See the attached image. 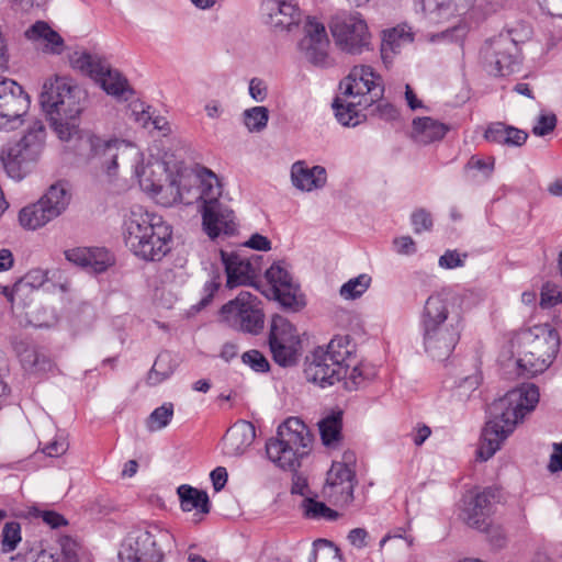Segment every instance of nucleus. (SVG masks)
I'll use <instances>...</instances> for the list:
<instances>
[{
    "label": "nucleus",
    "mask_w": 562,
    "mask_h": 562,
    "mask_svg": "<svg viewBox=\"0 0 562 562\" xmlns=\"http://www.w3.org/2000/svg\"><path fill=\"white\" fill-rule=\"evenodd\" d=\"M86 143L90 148L91 162L109 177H116L120 169L130 171L137 178L142 190L150 195L160 191L161 183L168 180L166 164L154 157L145 161L143 153L131 142L88 135Z\"/></svg>",
    "instance_id": "obj_1"
},
{
    "label": "nucleus",
    "mask_w": 562,
    "mask_h": 562,
    "mask_svg": "<svg viewBox=\"0 0 562 562\" xmlns=\"http://www.w3.org/2000/svg\"><path fill=\"white\" fill-rule=\"evenodd\" d=\"M340 93L333 102V109L337 121L348 127H355L362 123L366 111L374 104L381 112V116L393 119L395 109L389 103H381L384 97V82L369 65L352 67L347 77L339 83Z\"/></svg>",
    "instance_id": "obj_2"
},
{
    "label": "nucleus",
    "mask_w": 562,
    "mask_h": 562,
    "mask_svg": "<svg viewBox=\"0 0 562 562\" xmlns=\"http://www.w3.org/2000/svg\"><path fill=\"white\" fill-rule=\"evenodd\" d=\"M539 396L538 387L527 383L508 391L505 396L491 405V417L482 431L480 447L476 451L481 461H487L499 450L517 424L535 409Z\"/></svg>",
    "instance_id": "obj_3"
},
{
    "label": "nucleus",
    "mask_w": 562,
    "mask_h": 562,
    "mask_svg": "<svg viewBox=\"0 0 562 562\" xmlns=\"http://www.w3.org/2000/svg\"><path fill=\"white\" fill-rule=\"evenodd\" d=\"M463 318L443 294L430 295L420 313V331L425 351L436 360H446L454 350Z\"/></svg>",
    "instance_id": "obj_4"
},
{
    "label": "nucleus",
    "mask_w": 562,
    "mask_h": 562,
    "mask_svg": "<svg viewBox=\"0 0 562 562\" xmlns=\"http://www.w3.org/2000/svg\"><path fill=\"white\" fill-rule=\"evenodd\" d=\"M123 235L126 247L144 260L158 261L170 250L172 229L160 215L133 209L124 220Z\"/></svg>",
    "instance_id": "obj_5"
},
{
    "label": "nucleus",
    "mask_w": 562,
    "mask_h": 562,
    "mask_svg": "<svg viewBox=\"0 0 562 562\" xmlns=\"http://www.w3.org/2000/svg\"><path fill=\"white\" fill-rule=\"evenodd\" d=\"M509 346L521 372L533 376L553 363L560 348V335L550 324H538L514 333Z\"/></svg>",
    "instance_id": "obj_6"
},
{
    "label": "nucleus",
    "mask_w": 562,
    "mask_h": 562,
    "mask_svg": "<svg viewBox=\"0 0 562 562\" xmlns=\"http://www.w3.org/2000/svg\"><path fill=\"white\" fill-rule=\"evenodd\" d=\"M355 351L356 346L348 336H336L326 347L315 348L305 360L306 380L322 387L341 381L353 362Z\"/></svg>",
    "instance_id": "obj_7"
},
{
    "label": "nucleus",
    "mask_w": 562,
    "mask_h": 562,
    "mask_svg": "<svg viewBox=\"0 0 562 562\" xmlns=\"http://www.w3.org/2000/svg\"><path fill=\"white\" fill-rule=\"evenodd\" d=\"M47 131L42 120L32 121L22 136L2 146L0 160L7 175L23 180L37 166L46 146Z\"/></svg>",
    "instance_id": "obj_8"
},
{
    "label": "nucleus",
    "mask_w": 562,
    "mask_h": 562,
    "mask_svg": "<svg viewBox=\"0 0 562 562\" xmlns=\"http://www.w3.org/2000/svg\"><path fill=\"white\" fill-rule=\"evenodd\" d=\"M313 435L297 417L288 418L279 426L277 436L266 443L269 460L278 468L296 472L302 460L312 451Z\"/></svg>",
    "instance_id": "obj_9"
},
{
    "label": "nucleus",
    "mask_w": 562,
    "mask_h": 562,
    "mask_svg": "<svg viewBox=\"0 0 562 562\" xmlns=\"http://www.w3.org/2000/svg\"><path fill=\"white\" fill-rule=\"evenodd\" d=\"M176 547L175 536L159 524L132 529L124 538L119 557L122 562H162L166 552Z\"/></svg>",
    "instance_id": "obj_10"
},
{
    "label": "nucleus",
    "mask_w": 562,
    "mask_h": 562,
    "mask_svg": "<svg viewBox=\"0 0 562 562\" xmlns=\"http://www.w3.org/2000/svg\"><path fill=\"white\" fill-rule=\"evenodd\" d=\"M83 94L71 79L55 76L43 83L40 103L47 116L76 119L82 111Z\"/></svg>",
    "instance_id": "obj_11"
},
{
    "label": "nucleus",
    "mask_w": 562,
    "mask_h": 562,
    "mask_svg": "<svg viewBox=\"0 0 562 562\" xmlns=\"http://www.w3.org/2000/svg\"><path fill=\"white\" fill-rule=\"evenodd\" d=\"M260 300L248 291H241L224 304L218 314L221 323L249 334H258L265 324Z\"/></svg>",
    "instance_id": "obj_12"
},
{
    "label": "nucleus",
    "mask_w": 562,
    "mask_h": 562,
    "mask_svg": "<svg viewBox=\"0 0 562 562\" xmlns=\"http://www.w3.org/2000/svg\"><path fill=\"white\" fill-rule=\"evenodd\" d=\"M485 70L493 76H508L519 70L520 48L508 35H496L485 41L480 50Z\"/></svg>",
    "instance_id": "obj_13"
},
{
    "label": "nucleus",
    "mask_w": 562,
    "mask_h": 562,
    "mask_svg": "<svg viewBox=\"0 0 562 562\" xmlns=\"http://www.w3.org/2000/svg\"><path fill=\"white\" fill-rule=\"evenodd\" d=\"M494 501L495 493L491 488L475 494H467L463 499L461 517L469 527L487 533L491 541L501 547L504 543L503 532L498 526L492 525L490 519Z\"/></svg>",
    "instance_id": "obj_14"
},
{
    "label": "nucleus",
    "mask_w": 562,
    "mask_h": 562,
    "mask_svg": "<svg viewBox=\"0 0 562 562\" xmlns=\"http://www.w3.org/2000/svg\"><path fill=\"white\" fill-rule=\"evenodd\" d=\"M330 31L336 44L345 52L360 54L370 48L371 33L358 12H342L333 16Z\"/></svg>",
    "instance_id": "obj_15"
},
{
    "label": "nucleus",
    "mask_w": 562,
    "mask_h": 562,
    "mask_svg": "<svg viewBox=\"0 0 562 562\" xmlns=\"http://www.w3.org/2000/svg\"><path fill=\"white\" fill-rule=\"evenodd\" d=\"M71 65L99 82L108 94L126 99V94L132 92L127 80L117 70L111 69L105 60L95 55L76 53L71 57Z\"/></svg>",
    "instance_id": "obj_16"
},
{
    "label": "nucleus",
    "mask_w": 562,
    "mask_h": 562,
    "mask_svg": "<svg viewBox=\"0 0 562 562\" xmlns=\"http://www.w3.org/2000/svg\"><path fill=\"white\" fill-rule=\"evenodd\" d=\"M30 97L14 80L0 77V131H15L24 124Z\"/></svg>",
    "instance_id": "obj_17"
},
{
    "label": "nucleus",
    "mask_w": 562,
    "mask_h": 562,
    "mask_svg": "<svg viewBox=\"0 0 562 562\" xmlns=\"http://www.w3.org/2000/svg\"><path fill=\"white\" fill-rule=\"evenodd\" d=\"M266 279L270 284V292L282 306L299 308L303 305L300 286L293 280L284 261L274 262L267 271Z\"/></svg>",
    "instance_id": "obj_18"
},
{
    "label": "nucleus",
    "mask_w": 562,
    "mask_h": 562,
    "mask_svg": "<svg viewBox=\"0 0 562 562\" xmlns=\"http://www.w3.org/2000/svg\"><path fill=\"white\" fill-rule=\"evenodd\" d=\"M329 40L323 23L308 18L304 25V36L299 42L303 57L314 66L325 67L329 64Z\"/></svg>",
    "instance_id": "obj_19"
},
{
    "label": "nucleus",
    "mask_w": 562,
    "mask_h": 562,
    "mask_svg": "<svg viewBox=\"0 0 562 562\" xmlns=\"http://www.w3.org/2000/svg\"><path fill=\"white\" fill-rule=\"evenodd\" d=\"M261 12L266 24L276 32H290L302 20V12L292 0H265Z\"/></svg>",
    "instance_id": "obj_20"
},
{
    "label": "nucleus",
    "mask_w": 562,
    "mask_h": 562,
    "mask_svg": "<svg viewBox=\"0 0 562 562\" xmlns=\"http://www.w3.org/2000/svg\"><path fill=\"white\" fill-rule=\"evenodd\" d=\"M356 472L339 464H331L327 472L324 495L335 505L345 506L352 502Z\"/></svg>",
    "instance_id": "obj_21"
},
{
    "label": "nucleus",
    "mask_w": 562,
    "mask_h": 562,
    "mask_svg": "<svg viewBox=\"0 0 562 562\" xmlns=\"http://www.w3.org/2000/svg\"><path fill=\"white\" fill-rule=\"evenodd\" d=\"M221 259L226 272V286L234 289L241 285L252 284L259 272L257 260L246 258L237 251L221 250Z\"/></svg>",
    "instance_id": "obj_22"
},
{
    "label": "nucleus",
    "mask_w": 562,
    "mask_h": 562,
    "mask_svg": "<svg viewBox=\"0 0 562 562\" xmlns=\"http://www.w3.org/2000/svg\"><path fill=\"white\" fill-rule=\"evenodd\" d=\"M476 0H420V9L424 18L432 24L462 15L474 9ZM474 11H472L473 13Z\"/></svg>",
    "instance_id": "obj_23"
},
{
    "label": "nucleus",
    "mask_w": 562,
    "mask_h": 562,
    "mask_svg": "<svg viewBox=\"0 0 562 562\" xmlns=\"http://www.w3.org/2000/svg\"><path fill=\"white\" fill-rule=\"evenodd\" d=\"M234 218V212L223 202L202 207L203 228L212 239L221 234H233L235 231Z\"/></svg>",
    "instance_id": "obj_24"
},
{
    "label": "nucleus",
    "mask_w": 562,
    "mask_h": 562,
    "mask_svg": "<svg viewBox=\"0 0 562 562\" xmlns=\"http://www.w3.org/2000/svg\"><path fill=\"white\" fill-rule=\"evenodd\" d=\"M193 173L194 183L198 184L195 188H191V199H193V203L201 201L202 207L221 203L222 188L216 175L212 170L201 166H196L193 169Z\"/></svg>",
    "instance_id": "obj_25"
},
{
    "label": "nucleus",
    "mask_w": 562,
    "mask_h": 562,
    "mask_svg": "<svg viewBox=\"0 0 562 562\" xmlns=\"http://www.w3.org/2000/svg\"><path fill=\"white\" fill-rule=\"evenodd\" d=\"M68 261L91 270L103 272L112 263L111 255L103 248L78 247L65 251Z\"/></svg>",
    "instance_id": "obj_26"
},
{
    "label": "nucleus",
    "mask_w": 562,
    "mask_h": 562,
    "mask_svg": "<svg viewBox=\"0 0 562 562\" xmlns=\"http://www.w3.org/2000/svg\"><path fill=\"white\" fill-rule=\"evenodd\" d=\"M255 437L254 425L239 420L226 431L223 438L224 452L231 457L240 456L254 442Z\"/></svg>",
    "instance_id": "obj_27"
},
{
    "label": "nucleus",
    "mask_w": 562,
    "mask_h": 562,
    "mask_svg": "<svg viewBox=\"0 0 562 562\" xmlns=\"http://www.w3.org/2000/svg\"><path fill=\"white\" fill-rule=\"evenodd\" d=\"M326 170L322 166L310 168L304 161H296L291 167L292 184L305 192L321 189L326 184Z\"/></svg>",
    "instance_id": "obj_28"
},
{
    "label": "nucleus",
    "mask_w": 562,
    "mask_h": 562,
    "mask_svg": "<svg viewBox=\"0 0 562 562\" xmlns=\"http://www.w3.org/2000/svg\"><path fill=\"white\" fill-rule=\"evenodd\" d=\"M186 180L187 178L183 176H180L179 180L168 177V180L161 183V190L154 192L151 198L164 206H171L177 203L192 204L191 188H187Z\"/></svg>",
    "instance_id": "obj_29"
},
{
    "label": "nucleus",
    "mask_w": 562,
    "mask_h": 562,
    "mask_svg": "<svg viewBox=\"0 0 562 562\" xmlns=\"http://www.w3.org/2000/svg\"><path fill=\"white\" fill-rule=\"evenodd\" d=\"M25 37L34 42L45 53L59 55L65 43L61 36L44 21H37L25 31Z\"/></svg>",
    "instance_id": "obj_30"
},
{
    "label": "nucleus",
    "mask_w": 562,
    "mask_h": 562,
    "mask_svg": "<svg viewBox=\"0 0 562 562\" xmlns=\"http://www.w3.org/2000/svg\"><path fill=\"white\" fill-rule=\"evenodd\" d=\"M59 553L41 551L34 562H90L81 550L80 544L69 536H61L58 540Z\"/></svg>",
    "instance_id": "obj_31"
},
{
    "label": "nucleus",
    "mask_w": 562,
    "mask_h": 562,
    "mask_svg": "<svg viewBox=\"0 0 562 562\" xmlns=\"http://www.w3.org/2000/svg\"><path fill=\"white\" fill-rule=\"evenodd\" d=\"M448 131V125L428 116L416 117L412 124V137L422 145L441 140Z\"/></svg>",
    "instance_id": "obj_32"
},
{
    "label": "nucleus",
    "mask_w": 562,
    "mask_h": 562,
    "mask_svg": "<svg viewBox=\"0 0 562 562\" xmlns=\"http://www.w3.org/2000/svg\"><path fill=\"white\" fill-rule=\"evenodd\" d=\"M414 41L412 27L407 24H398L383 31L381 55L384 60L396 54L400 49Z\"/></svg>",
    "instance_id": "obj_33"
},
{
    "label": "nucleus",
    "mask_w": 562,
    "mask_h": 562,
    "mask_svg": "<svg viewBox=\"0 0 562 562\" xmlns=\"http://www.w3.org/2000/svg\"><path fill=\"white\" fill-rule=\"evenodd\" d=\"M178 495L182 510L191 512L196 509L195 516H199L195 519L196 522L202 519L203 515L210 512V499L206 492L184 484L178 487Z\"/></svg>",
    "instance_id": "obj_34"
},
{
    "label": "nucleus",
    "mask_w": 562,
    "mask_h": 562,
    "mask_svg": "<svg viewBox=\"0 0 562 562\" xmlns=\"http://www.w3.org/2000/svg\"><path fill=\"white\" fill-rule=\"evenodd\" d=\"M70 194L63 183H55L38 200L53 218L58 217L68 206Z\"/></svg>",
    "instance_id": "obj_35"
},
{
    "label": "nucleus",
    "mask_w": 562,
    "mask_h": 562,
    "mask_svg": "<svg viewBox=\"0 0 562 562\" xmlns=\"http://www.w3.org/2000/svg\"><path fill=\"white\" fill-rule=\"evenodd\" d=\"M301 344L296 328L283 316L274 315L271 321L269 346Z\"/></svg>",
    "instance_id": "obj_36"
},
{
    "label": "nucleus",
    "mask_w": 562,
    "mask_h": 562,
    "mask_svg": "<svg viewBox=\"0 0 562 562\" xmlns=\"http://www.w3.org/2000/svg\"><path fill=\"white\" fill-rule=\"evenodd\" d=\"M49 271L43 269H32L22 279H20L12 289L4 288V295L13 303L16 296H21L26 289H38L48 280Z\"/></svg>",
    "instance_id": "obj_37"
},
{
    "label": "nucleus",
    "mask_w": 562,
    "mask_h": 562,
    "mask_svg": "<svg viewBox=\"0 0 562 562\" xmlns=\"http://www.w3.org/2000/svg\"><path fill=\"white\" fill-rule=\"evenodd\" d=\"M177 364V359L170 352L159 353L147 375V383L157 385L169 379L173 374Z\"/></svg>",
    "instance_id": "obj_38"
},
{
    "label": "nucleus",
    "mask_w": 562,
    "mask_h": 562,
    "mask_svg": "<svg viewBox=\"0 0 562 562\" xmlns=\"http://www.w3.org/2000/svg\"><path fill=\"white\" fill-rule=\"evenodd\" d=\"M37 201L29 206L23 207L19 213V222L26 229H37L50 222L53 216Z\"/></svg>",
    "instance_id": "obj_39"
},
{
    "label": "nucleus",
    "mask_w": 562,
    "mask_h": 562,
    "mask_svg": "<svg viewBox=\"0 0 562 562\" xmlns=\"http://www.w3.org/2000/svg\"><path fill=\"white\" fill-rule=\"evenodd\" d=\"M482 382V374L477 360H474L469 371H463L457 379L454 393L460 400H467Z\"/></svg>",
    "instance_id": "obj_40"
},
{
    "label": "nucleus",
    "mask_w": 562,
    "mask_h": 562,
    "mask_svg": "<svg viewBox=\"0 0 562 562\" xmlns=\"http://www.w3.org/2000/svg\"><path fill=\"white\" fill-rule=\"evenodd\" d=\"M16 352L23 368L30 372L45 371L50 367L46 357L37 351L35 347L20 344L16 346Z\"/></svg>",
    "instance_id": "obj_41"
},
{
    "label": "nucleus",
    "mask_w": 562,
    "mask_h": 562,
    "mask_svg": "<svg viewBox=\"0 0 562 562\" xmlns=\"http://www.w3.org/2000/svg\"><path fill=\"white\" fill-rule=\"evenodd\" d=\"M321 439L324 446L335 448L341 439V414L329 415L318 422Z\"/></svg>",
    "instance_id": "obj_42"
},
{
    "label": "nucleus",
    "mask_w": 562,
    "mask_h": 562,
    "mask_svg": "<svg viewBox=\"0 0 562 562\" xmlns=\"http://www.w3.org/2000/svg\"><path fill=\"white\" fill-rule=\"evenodd\" d=\"M308 562H341L339 550L330 541L318 539L313 543Z\"/></svg>",
    "instance_id": "obj_43"
},
{
    "label": "nucleus",
    "mask_w": 562,
    "mask_h": 562,
    "mask_svg": "<svg viewBox=\"0 0 562 562\" xmlns=\"http://www.w3.org/2000/svg\"><path fill=\"white\" fill-rule=\"evenodd\" d=\"M269 110L266 106H252L243 112V122L250 133H259L267 127Z\"/></svg>",
    "instance_id": "obj_44"
},
{
    "label": "nucleus",
    "mask_w": 562,
    "mask_h": 562,
    "mask_svg": "<svg viewBox=\"0 0 562 562\" xmlns=\"http://www.w3.org/2000/svg\"><path fill=\"white\" fill-rule=\"evenodd\" d=\"M273 360L282 367L294 366L301 355V344H282L270 346Z\"/></svg>",
    "instance_id": "obj_45"
},
{
    "label": "nucleus",
    "mask_w": 562,
    "mask_h": 562,
    "mask_svg": "<svg viewBox=\"0 0 562 562\" xmlns=\"http://www.w3.org/2000/svg\"><path fill=\"white\" fill-rule=\"evenodd\" d=\"M370 284L371 277L362 273L345 282L340 286L339 294L345 300H356L369 289Z\"/></svg>",
    "instance_id": "obj_46"
},
{
    "label": "nucleus",
    "mask_w": 562,
    "mask_h": 562,
    "mask_svg": "<svg viewBox=\"0 0 562 562\" xmlns=\"http://www.w3.org/2000/svg\"><path fill=\"white\" fill-rule=\"evenodd\" d=\"M301 506L304 510V515L311 519H325L331 521L338 517V514L326 506L325 503L317 502L311 497H305Z\"/></svg>",
    "instance_id": "obj_47"
},
{
    "label": "nucleus",
    "mask_w": 562,
    "mask_h": 562,
    "mask_svg": "<svg viewBox=\"0 0 562 562\" xmlns=\"http://www.w3.org/2000/svg\"><path fill=\"white\" fill-rule=\"evenodd\" d=\"M173 417V405L165 403L155 408L146 420V427L149 431H158L167 427Z\"/></svg>",
    "instance_id": "obj_48"
},
{
    "label": "nucleus",
    "mask_w": 562,
    "mask_h": 562,
    "mask_svg": "<svg viewBox=\"0 0 562 562\" xmlns=\"http://www.w3.org/2000/svg\"><path fill=\"white\" fill-rule=\"evenodd\" d=\"M369 378V370L363 366L359 364L353 353V362L348 369L346 374H342L345 381V387L349 391L359 389L366 380Z\"/></svg>",
    "instance_id": "obj_49"
},
{
    "label": "nucleus",
    "mask_w": 562,
    "mask_h": 562,
    "mask_svg": "<svg viewBox=\"0 0 562 562\" xmlns=\"http://www.w3.org/2000/svg\"><path fill=\"white\" fill-rule=\"evenodd\" d=\"M50 126L56 133L57 137L63 142L70 140L78 133L77 125L75 124L76 119L64 117L63 115L47 116Z\"/></svg>",
    "instance_id": "obj_50"
},
{
    "label": "nucleus",
    "mask_w": 562,
    "mask_h": 562,
    "mask_svg": "<svg viewBox=\"0 0 562 562\" xmlns=\"http://www.w3.org/2000/svg\"><path fill=\"white\" fill-rule=\"evenodd\" d=\"M21 526L16 521H9L2 529V551L4 553L12 552L21 542Z\"/></svg>",
    "instance_id": "obj_51"
},
{
    "label": "nucleus",
    "mask_w": 562,
    "mask_h": 562,
    "mask_svg": "<svg viewBox=\"0 0 562 562\" xmlns=\"http://www.w3.org/2000/svg\"><path fill=\"white\" fill-rule=\"evenodd\" d=\"M560 303H562V288L555 283L546 282L540 292L541 308H550Z\"/></svg>",
    "instance_id": "obj_52"
},
{
    "label": "nucleus",
    "mask_w": 562,
    "mask_h": 562,
    "mask_svg": "<svg viewBox=\"0 0 562 562\" xmlns=\"http://www.w3.org/2000/svg\"><path fill=\"white\" fill-rule=\"evenodd\" d=\"M220 286H221V277L218 273H215L211 278V280H209L204 283V286L202 290V297L199 301V303L196 305H194L193 307L196 311H200V310L204 308L205 306H207L211 303V301L213 300L214 294L218 291Z\"/></svg>",
    "instance_id": "obj_53"
},
{
    "label": "nucleus",
    "mask_w": 562,
    "mask_h": 562,
    "mask_svg": "<svg viewBox=\"0 0 562 562\" xmlns=\"http://www.w3.org/2000/svg\"><path fill=\"white\" fill-rule=\"evenodd\" d=\"M241 359L245 364L257 372H267L270 368L267 358L258 350L246 351Z\"/></svg>",
    "instance_id": "obj_54"
},
{
    "label": "nucleus",
    "mask_w": 562,
    "mask_h": 562,
    "mask_svg": "<svg viewBox=\"0 0 562 562\" xmlns=\"http://www.w3.org/2000/svg\"><path fill=\"white\" fill-rule=\"evenodd\" d=\"M467 254H460L458 250H447L438 260V265L443 269H454L464 266Z\"/></svg>",
    "instance_id": "obj_55"
},
{
    "label": "nucleus",
    "mask_w": 562,
    "mask_h": 562,
    "mask_svg": "<svg viewBox=\"0 0 562 562\" xmlns=\"http://www.w3.org/2000/svg\"><path fill=\"white\" fill-rule=\"evenodd\" d=\"M412 225L416 234L428 232L432 227V218L429 212L419 209L412 214Z\"/></svg>",
    "instance_id": "obj_56"
},
{
    "label": "nucleus",
    "mask_w": 562,
    "mask_h": 562,
    "mask_svg": "<svg viewBox=\"0 0 562 562\" xmlns=\"http://www.w3.org/2000/svg\"><path fill=\"white\" fill-rule=\"evenodd\" d=\"M532 34V30L530 25L526 23H519L516 26L508 29L505 32L499 33V35H508L514 44H516L518 47L520 44L525 43L530 38Z\"/></svg>",
    "instance_id": "obj_57"
},
{
    "label": "nucleus",
    "mask_w": 562,
    "mask_h": 562,
    "mask_svg": "<svg viewBox=\"0 0 562 562\" xmlns=\"http://www.w3.org/2000/svg\"><path fill=\"white\" fill-rule=\"evenodd\" d=\"M508 125L502 122L492 123L485 131L484 137L486 140L504 145Z\"/></svg>",
    "instance_id": "obj_58"
},
{
    "label": "nucleus",
    "mask_w": 562,
    "mask_h": 562,
    "mask_svg": "<svg viewBox=\"0 0 562 562\" xmlns=\"http://www.w3.org/2000/svg\"><path fill=\"white\" fill-rule=\"evenodd\" d=\"M149 108H145L144 103L133 102L131 104V117L142 127H147L151 123L153 117Z\"/></svg>",
    "instance_id": "obj_59"
},
{
    "label": "nucleus",
    "mask_w": 562,
    "mask_h": 562,
    "mask_svg": "<svg viewBox=\"0 0 562 562\" xmlns=\"http://www.w3.org/2000/svg\"><path fill=\"white\" fill-rule=\"evenodd\" d=\"M557 125V117L554 114H541L532 128L533 134L544 136L552 132Z\"/></svg>",
    "instance_id": "obj_60"
},
{
    "label": "nucleus",
    "mask_w": 562,
    "mask_h": 562,
    "mask_svg": "<svg viewBox=\"0 0 562 562\" xmlns=\"http://www.w3.org/2000/svg\"><path fill=\"white\" fill-rule=\"evenodd\" d=\"M248 91L251 99L257 103L263 102L268 97L267 85L260 78L250 79Z\"/></svg>",
    "instance_id": "obj_61"
},
{
    "label": "nucleus",
    "mask_w": 562,
    "mask_h": 562,
    "mask_svg": "<svg viewBox=\"0 0 562 562\" xmlns=\"http://www.w3.org/2000/svg\"><path fill=\"white\" fill-rule=\"evenodd\" d=\"M35 516L42 518V520L50 528H59L67 525L66 518L54 510H34Z\"/></svg>",
    "instance_id": "obj_62"
},
{
    "label": "nucleus",
    "mask_w": 562,
    "mask_h": 562,
    "mask_svg": "<svg viewBox=\"0 0 562 562\" xmlns=\"http://www.w3.org/2000/svg\"><path fill=\"white\" fill-rule=\"evenodd\" d=\"M465 168L481 171L486 178L490 177L494 169V158L490 157L487 160L477 156H472L467 162Z\"/></svg>",
    "instance_id": "obj_63"
},
{
    "label": "nucleus",
    "mask_w": 562,
    "mask_h": 562,
    "mask_svg": "<svg viewBox=\"0 0 562 562\" xmlns=\"http://www.w3.org/2000/svg\"><path fill=\"white\" fill-rule=\"evenodd\" d=\"M69 443L64 436H57L52 442L43 448V452L48 457H59L66 453Z\"/></svg>",
    "instance_id": "obj_64"
}]
</instances>
